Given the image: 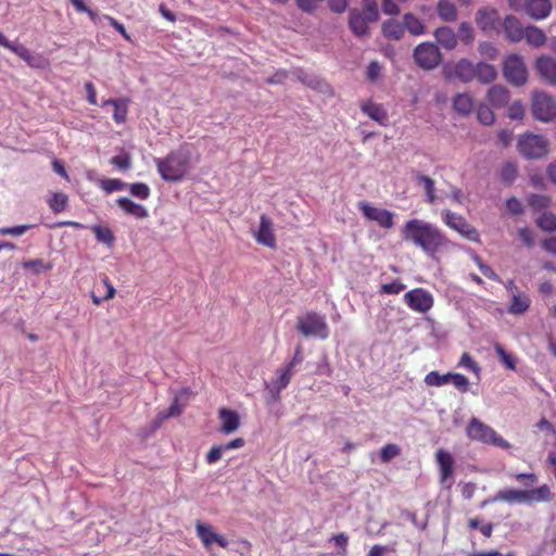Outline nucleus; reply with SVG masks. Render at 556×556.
Wrapping results in <instances>:
<instances>
[{"mask_svg":"<svg viewBox=\"0 0 556 556\" xmlns=\"http://www.w3.org/2000/svg\"><path fill=\"white\" fill-rule=\"evenodd\" d=\"M10 52L15 53L16 56L21 58L22 61L34 68H40L43 66V58L33 53L29 49L21 43L14 48H11Z\"/></svg>","mask_w":556,"mask_h":556,"instance_id":"obj_28","label":"nucleus"},{"mask_svg":"<svg viewBox=\"0 0 556 556\" xmlns=\"http://www.w3.org/2000/svg\"><path fill=\"white\" fill-rule=\"evenodd\" d=\"M529 503L548 502L552 493L547 484L540 485L538 489L527 491Z\"/></svg>","mask_w":556,"mask_h":556,"instance_id":"obj_41","label":"nucleus"},{"mask_svg":"<svg viewBox=\"0 0 556 556\" xmlns=\"http://www.w3.org/2000/svg\"><path fill=\"white\" fill-rule=\"evenodd\" d=\"M294 75L295 77H298L299 80L304 83L306 86L317 90L318 92H321L323 94H327L330 92V87L327 84V81L320 79L314 74L306 73L302 70H296L294 71Z\"/></svg>","mask_w":556,"mask_h":556,"instance_id":"obj_24","label":"nucleus"},{"mask_svg":"<svg viewBox=\"0 0 556 556\" xmlns=\"http://www.w3.org/2000/svg\"><path fill=\"white\" fill-rule=\"evenodd\" d=\"M453 109L459 115L467 116L472 110V99L467 93H458L453 98Z\"/></svg>","mask_w":556,"mask_h":556,"instance_id":"obj_36","label":"nucleus"},{"mask_svg":"<svg viewBox=\"0 0 556 556\" xmlns=\"http://www.w3.org/2000/svg\"><path fill=\"white\" fill-rule=\"evenodd\" d=\"M523 12L534 21H544L551 15V0H526L522 4Z\"/></svg>","mask_w":556,"mask_h":556,"instance_id":"obj_14","label":"nucleus"},{"mask_svg":"<svg viewBox=\"0 0 556 556\" xmlns=\"http://www.w3.org/2000/svg\"><path fill=\"white\" fill-rule=\"evenodd\" d=\"M503 29L505 37L508 38L511 42H519L522 40V34L525 33V27L522 26L520 20L515 15H506L503 22Z\"/></svg>","mask_w":556,"mask_h":556,"instance_id":"obj_19","label":"nucleus"},{"mask_svg":"<svg viewBox=\"0 0 556 556\" xmlns=\"http://www.w3.org/2000/svg\"><path fill=\"white\" fill-rule=\"evenodd\" d=\"M509 91L503 85H493L488 90V101L494 108H504L509 103Z\"/></svg>","mask_w":556,"mask_h":556,"instance_id":"obj_25","label":"nucleus"},{"mask_svg":"<svg viewBox=\"0 0 556 556\" xmlns=\"http://www.w3.org/2000/svg\"><path fill=\"white\" fill-rule=\"evenodd\" d=\"M518 169L515 162H506L500 168L498 177L505 185L513 184L517 178Z\"/></svg>","mask_w":556,"mask_h":556,"instance_id":"obj_38","label":"nucleus"},{"mask_svg":"<svg viewBox=\"0 0 556 556\" xmlns=\"http://www.w3.org/2000/svg\"><path fill=\"white\" fill-rule=\"evenodd\" d=\"M402 240L421 249L430 258L448 245L446 236L435 225L422 219L413 218L404 223L401 229Z\"/></svg>","mask_w":556,"mask_h":556,"instance_id":"obj_1","label":"nucleus"},{"mask_svg":"<svg viewBox=\"0 0 556 556\" xmlns=\"http://www.w3.org/2000/svg\"><path fill=\"white\" fill-rule=\"evenodd\" d=\"M450 382L463 393L469 389V379L466 378L464 374H452V376H450Z\"/></svg>","mask_w":556,"mask_h":556,"instance_id":"obj_58","label":"nucleus"},{"mask_svg":"<svg viewBox=\"0 0 556 556\" xmlns=\"http://www.w3.org/2000/svg\"><path fill=\"white\" fill-rule=\"evenodd\" d=\"M536 225L544 231H555L556 230V215L549 212H543L536 219Z\"/></svg>","mask_w":556,"mask_h":556,"instance_id":"obj_44","label":"nucleus"},{"mask_svg":"<svg viewBox=\"0 0 556 556\" xmlns=\"http://www.w3.org/2000/svg\"><path fill=\"white\" fill-rule=\"evenodd\" d=\"M532 116L538 122L551 123L556 119V100L544 91L532 93Z\"/></svg>","mask_w":556,"mask_h":556,"instance_id":"obj_4","label":"nucleus"},{"mask_svg":"<svg viewBox=\"0 0 556 556\" xmlns=\"http://www.w3.org/2000/svg\"><path fill=\"white\" fill-rule=\"evenodd\" d=\"M551 199L548 195L531 193L528 197V205L534 211H543L549 207Z\"/></svg>","mask_w":556,"mask_h":556,"instance_id":"obj_43","label":"nucleus"},{"mask_svg":"<svg viewBox=\"0 0 556 556\" xmlns=\"http://www.w3.org/2000/svg\"><path fill=\"white\" fill-rule=\"evenodd\" d=\"M500 16L498 11L491 7H485L477 10L476 13V25L485 34L490 33L495 28L498 23Z\"/></svg>","mask_w":556,"mask_h":556,"instance_id":"obj_18","label":"nucleus"},{"mask_svg":"<svg viewBox=\"0 0 556 556\" xmlns=\"http://www.w3.org/2000/svg\"><path fill=\"white\" fill-rule=\"evenodd\" d=\"M491 502H503L508 505L529 504L527 491L519 489H502L494 493Z\"/></svg>","mask_w":556,"mask_h":556,"instance_id":"obj_17","label":"nucleus"},{"mask_svg":"<svg viewBox=\"0 0 556 556\" xmlns=\"http://www.w3.org/2000/svg\"><path fill=\"white\" fill-rule=\"evenodd\" d=\"M522 39L527 40L529 46H532L533 48H540L544 46L546 36L541 28L529 25L526 27V31L522 33Z\"/></svg>","mask_w":556,"mask_h":556,"instance_id":"obj_34","label":"nucleus"},{"mask_svg":"<svg viewBox=\"0 0 556 556\" xmlns=\"http://www.w3.org/2000/svg\"><path fill=\"white\" fill-rule=\"evenodd\" d=\"M362 12L368 21H379V8L376 0H362Z\"/></svg>","mask_w":556,"mask_h":556,"instance_id":"obj_48","label":"nucleus"},{"mask_svg":"<svg viewBox=\"0 0 556 556\" xmlns=\"http://www.w3.org/2000/svg\"><path fill=\"white\" fill-rule=\"evenodd\" d=\"M456 35L457 39L464 42L466 46L475 41V29L468 22H463L459 24Z\"/></svg>","mask_w":556,"mask_h":556,"instance_id":"obj_45","label":"nucleus"},{"mask_svg":"<svg viewBox=\"0 0 556 556\" xmlns=\"http://www.w3.org/2000/svg\"><path fill=\"white\" fill-rule=\"evenodd\" d=\"M24 268H31L34 274H40L50 270L51 265L40 258H33L24 263Z\"/></svg>","mask_w":556,"mask_h":556,"instance_id":"obj_57","label":"nucleus"},{"mask_svg":"<svg viewBox=\"0 0 556 556\" xmlns=\"http://www.w3.org/2000/svg\"><path fill=\"white\" fill-rule=\"evenodd\" d=\"M255 241L267 248H276V236L273 232V223L269 216L263 214L260 217V227L254 235Z\"/></svg>","mask_w":556,"mask_h":556,"instance_id":"obj_16","label":"nucleus"},{"mask_svg":"<svg viewBox=\"0 0 556 556\" xmlns=\"http://www.w3.org/2000/svg\"><path fill=\"white\" fill-rule=\"evenodd\" d=\"M503 72L505 79L516 87H521L527 83L528 70L521 55L510 54L506 56Z\"/></svg>","mask_w":556,"mask_h":556,"instance_id":"obj_8","label":"nucleus"},{"mask_svg":"<svg viewBox=\"0 0 556 556\" xmlns=\"http://www.w3.org/2000/svg\"><path fill=\"white\" fill-rule=\"evenodd\" d=\"M153 162L163 180L176 182L181 181L190 172L191 155L185 148H179L165 157H155Z\"/></svg>","mask_w":556,"mask_h":556,"instance_id":"obj_2","label":"nucleus"},{"mask_svg":"<svg viewBox=\"0 0 556 556\" xmlns=\"http://www.w3.org/2000/svg\"><path fill=\"white\" fill-rule=\"evenodd\" d=\"M99 186L106 193H112L115 191L124 190V188L127 186V184L119 179H100Z\"/></svg>","mask_w":556,"mask_h":556,"instance_id":"obj_51","label":"nucleus"},{"mask_svg":"<svg viewBox=\"0 0 556 556\" xmlns=\"http://www.w3.org/2000/svg\"><path fill=\"white\" fill-rule=\"evenodd\" d=\"M413 58L415 64L424 71H432L442 62V54L431 41L420 42L414 48Z\"/></svg>","mask_w":556,"mask_h":556,"instance_id":"obj_6","label":"nucleus"},{"mask_svg":"<svg viewBox=\"0 0 556 556\" xmlns=\"http://www.w3.org/2000/svg\"><path fill=\"white\" fill-rule=\"evenodd\" d=\"M437 14L441 21L446 23H454L458 17V10L455 4L450 0H440L437 3Z\"/></svg>","mask_w":556,"mask_h":556,"instance_id":"obj_32","label":"nucleus"},{"mask_svg":"<svg viewBox=\"0 0 556 556\" xmlns=\"http://www.w3.org/2000/svg\"><path fill=\"white\" fill-rule=\"evenodd\" d=\"M466 435L473 441L481 442L482 444H492L500 448L510 447V444L498 435L492 427L483 424L477 418L470 419L468 427H466Z\"/></svg>","mask_w":556,"mask_h":556,"instance_id":"obj_3","label":"nucleus"},{"mask_svg":"<svg viewBox=\"0 0 556 556\" xmlns=\"http://www.w3.org/2000/svg\"><path fill=\"white\" fill-rule=\"evenodd\" d=\"M404 289H405V286L401 281L395 280V281L382 285V287H380V292H382L383 294H387V295H396V294H400L401 291H403Z\"/></svg>","mask_w":556,"mask_h":556,"instance_id":"obj_59","label":"nucleus"},{"mask_svg":"<svg viewBox=\"0 0 556 556\" xmlns=\"http://www.w3.org/2000/svg\"><path fill=\"white\" fill-rule=\"evenodd\" d=\"M111 164L117 167L119 172H127L131 166V159L128 152H123L111 157Z\"/></svg>","mask_w":556,"mask_h":556,"instance_id":"obj_50","label":"nucleus"},{"mask_svg":"<svg viewBox=\"0 0 556 556\" xmlns=\"http://www.w3.org/2000/svg\"><path fill=\"white\" fill-rule=\"evenodd\" d=\"M477 64L471 63L468 59H460L456 65H454V75L459 78L464 84L470 83L475 79Z\"/></svg>","mask_w":556,"mask_h":556,"instance_id":"obj_27","label":"nucleus"},{"mask_svg":"<svg viewBox=\"0 0 556 556\" xmlns=\"http://www.w3.org/2000/svg\"><path fill=\"white\" fill-rule=\"evenodd\" d=\"M218 418L220 420L219 431L226 435H229L238 430L239 428V415L237 412L226 407H222L218 410Z\"/></svg>","mask_w":556,"mask_h":556,"instance_id":"obj_20","label":"nucleus"},{"mask_svg":"<svg viewBox=\"0 0 556 556\" xmlns=\"http://www.w3.org/2000/svg\"><path fill=\"white\" fill-rule=\"evenodd\" d=\"M31 228L30 225H20V226H11V227H2L0 228V236L7 237H21L25 235Z\"/></svg>","mask_w":556,"mask_h":556,"instance_id":"obj_56","label":"nucleus"},{"mask_svg":"<svg viewBox=\"0 0 556 556\" xmlns=\"http://www.w3.org/2000/svg\"><path fill=\"white\" fill-rule=\"evenodd\" d=\"M494 352L497 354L500 361L504 364L506 368L509 370H516V358L514 355L505 352L504 346L501 344L494 345Z\"/></svg>","mask_w":556,"mask_h":556,"instance_id":"obj_47","label":"nucleus"},{"mask_svg":"<svg viewBox=\"0 0 556 556\" xmlns=\"http://www.w3.org/2000/svg\"><path fill=\"white\" fill-rule=\"evenodd\" d=\"M432 36H434L438 45L447 51H452L457 48V35L450 26H441L435 28L434 33H432Z\"/></svg>","mask_w":556,"mask_h":556,"instance_id":"obj_21","label":"nucleus"},{"mask_svg":"<svg viewBox=\"0 0 556 556\" xmlns=\"http://www.w3.org/2000/svg\"><path fill=\"white\" fill-rule=\"evenodd\" d=\"M67 201L66 193L55 192L48 200L49 208L52 210L54 214H60L66 208Z\"/></svg>","mask_w":556,"mask_h":556,"instance_id":"obj_42","label":"nucleus"},{"mask_svg":"<svg viewBox=\"0 0 556 556\" xmlns=\"http://www.w3.org/2000/svg\"><path fill=\"white\" fill-rule=\"evenodd\" d=\"M195 531L199 540H201L204 547L207 549L213 545L217 544L220 548H226L228 541L225 535L214 531L213 526L197 521Z\"/></svg>","mask_w":556,"mask_h":556,"instance_id":"obj_11","label":"nucleus"},{"mask_svg":"<svg viewBox=\"0 0 556 556\" xmlns=\"http://www.w3.org/2000/svg\"><path fill=\"white\" fill-rule=\"evenodd\" d=\"M458 366L475 371L476 374L479 371V366L477 365L476 361H473L471 355L466 352L460 355Z\"/></svg>","mask_w":556,"mask_h":556,"instance_id":"obj_63","label":"nucleus"},{"mask_svg":"<svg viewBox=\"0 0 556 556\" xmlns=\"http://www.w3.org/2000/svg\"><path fill=\"white\" fill-rule=\"evenodd\" d=\"M415 181H417L419 186L424 187L426 200H428L430 204H433L435 202V184L430 176L417 174L415 175Z\"/></svg>","mask_w":556,"mask_h":556,"instance_id":"obj_37","label":"nucleus"},{"mask_svg":"<svg viewBox=\"0 0 556 556\" xmlns=\"http://www.w3.org/2000/svg\"><path fill=\"white\" fill-rule=\"evenodd\" d=\"M401 23L404 27V30L415 37L422 36L426 34V25L420 18L416 17V15L413 13L403 14Z\"/></svg>","mask_w":556,"mask_h":556,"instance_id":"obj_30","label":"nucleus"},{"mask_svg":"<svg viewBox=\"0 0 556 556\" xmlns=\"http://www.w3.org/2000/svg\"><path fill=\"white\" fill-rule=\"evenodd\" d=\"M90 230L93 231L96 240L100 243L105 244L106 247H112L114 243V236L110 228L105 226L94 225L90 227Z\"/></svg>","mask_w":556,"mask_h":556,"instance_id":"obj_39","label":"nucleus"},{"mask_svg":"<svg viewBox=\"0 0 556 556\" xmlns=\"http://www.w3.org/2000/svg\"><path fill=\"white\" fill-rule=\"evenodd\" d=\"M478 52H480L482 58L492 61L495 60L496 55L498 54V51L492 41H481L480 45H478Z\"/></svg>","mask_w":556,"mask_h":556,"instance_id":"obj_54","label":"nucleus"},{"mask_svg":"<svg viewBox=\"0 0 556 556\" xmlns=\"http://www.w3.org/2000/svg\"><path fill=\"white\" fill-rule=\"evenodd\" d=\"M102 283H104V287L106 289L105 295L99 296L94 292H92V295H90L92 296L93 304L96 305H100L102 301H109L116 293V290L114 289V287L106 277L102 279Z\"/></svg>","mask_w":556,"mask_h":556,"instance_id":"obj_55","label":"nucleus"},{"mask_svg":"<svg viewBox=\"0 0 556 556\" xmlns=\"http://www.w3.org/2000/svg\"><path fill=\"white\" fill-rule=\"evenodd\" d=\"M530 300L528 296L514 295L511 296V303L509 305V314L522 315L529 308Z\"/></svg>","mask_w":556,"mask_h":556,"instance_id":"obj_40","label":"nucleus"},{"mask_svg":"<svg viewBox=\"0 0 556 556\" xmlns=\"http://www.w3.org/2000/svg\"><path fill=\"white\" fill-rule=\"evenodd\" d=\"M517 148L525 159L539 160L548 154V140L542 135L528 134L519 139Z\"/></svg>","mask_w":556,"mask_h":556,"instance_id":"obj_5","label":"nucleus"},{"mask_svg":"<svg viewBox=\"0 0 556 556\" xmlns=\"http://www.w3.org/2000/svg\"><path fill=\"white\" fill-rule=\"evenodd\" d=\"M401 454V447H399L395 443H387L382 448H380V460L383 463H388L397 457Z\"/></svg>","mask_w":556,"mask_h":556,"instance_id":"obj_49","label":"nucleus"},{"mask_svg":"<svg viewBox=\"0 0 556 556\" xmlns=\"http://www.w3.org/2000/svg\"><path fill=\"white\" fill-rule=\"evenodd\" d=\"M506 210L514 215H520L523 213V207L519 199L511 197L505 201Z\"/></svg>","mask_w":556,"mask_h":556,"instance_id":"obj_64","label":"nucleus"},{"mask_svg":"<svg viewBox=\"0 0 556 556\" xmlns=\"http://www.w3.org/2000/svg\"><path fill=\"white\" fill-rule=\"evenodd\" d=\"M298 330L304 337L327 339L329 331L324 317L316 313H308L298 320Z\"/></svg>","mask_w":556,"mask_h":556,"instance_id":"obj_7","label":"nucleus"},{"mask_svg":"<svg viewBox=\"0 0 556 556\" xmlns=\"http://www.w3.org/2000/svg\"><path fill=\"white\" fill-rule=\"evenodd\" d=\"M381 74V65L378 61H371L367 65L366 76L369 81H376L379 79Z\"/></svg>","mask_w":556,"mask_h":556,"instance_id":"obj_62","label":"nucleus"},{"mask_svg":"<svg viewBox=\"0 0 556 556\" xmlns=\"http://www.w3.org/2000/svg\"><path fill=\"white\" fill-rule=\"evenodd\" d=\"M536 71L542 79L556 85V60L552 56H541L536 60Z\"/></svg>","mask_w":556,"mask_h":556,"instance_id":"obj_22","label":"nucleus"},{"mask_svg":"<svg viewBox=\"0 0 556 556\" xmlns=\"http://www.w3.org/2000/svg\"><path fill=\"white\" fill-rule=\"evenodd\" d=\"M128 103L129 101L126 98L106 99L102 102V106L111 104L113 106V121L123 124L127 119Z\"/></svg>","mask_w":556,"mask_h":556,"instance_id":"obj_29","label":"nucleus"},{"mask_svg":"<svg viewBox=\"0 0 556 556\" xmlns=\"http://www.w3.org/2000/svg\"><path fill=\"white\" fill-rule=\"evenodd\" d=\"M358 210H361L364 217L378 223L383 228L389 229L393 226V214L386 208H377L366 202H361L358 203Z\"/></svg>","mask_w":556,"mask_h":556,"instance_id":"obj_13","label":"nucleus"},{"mask_svg":"<svg viewBox=\"0 0 556 556\" xmlns=\"http://www.w3.org/2000/svg\"><path fill=\"white\" fill-rule=\"evenodd\" d=\"M182 412V406L179 404V399L175 397L173 404L168 406V408L165 409V412H162L159 414L161 416L162 420L168 419L169 417H175L180 415Z\"/></svg>","mask_w":556,"mask_h":556,"instance_id":"obj_61","label":"nucleus"},{"mask_svg":"<svg viewBox=\"0 0 556 556\" xmlns=\"http://www.w3.org/2000/svg\"><path fill=\"white\" fill-rule=\"evenodd\" d=\"M442 220L447 227L460 235L462 238L477 242L479 233L473 225L469 224L464 216L458 215L452 211L445 210L442 212Z\"/></svg>","mask_w":556,"mask_h":556,"instance_id":"obj_9","label":"nucleus"},{"mask_svg":"<svg viewBox=\"0 0 556 556\" xmlns=\"http://www.w3.org/2000/svg\"><path fill=\"white\" fill-rule=\"evenodd\" d=\"M475 262L477 264V267L480 268V271L483 276L488 277L493 281H500L498 275L495 274L492 267H490L486 263H483L479 256H475Z\"/></svg>","mask_w":556,"mask_h":556,"instance_id":"obj_60","label":"nucleus"},{"mask_svg":"<svg viewBox=\"0 0 556 556\" xmlns=\"http://www.w3.org/2000/svg\"><path fill=\"white\" fill-rule=\"evenodd\" d=\"M435 462L438 469H440V482L442 485H446L448 490L453 485V473H454V458L453 455L440 448L435 452Z\"/></svg>","mask_w":556,"mask_h":556,"instance_id":"obj_12","label":"nucleus"},{"mask_svg":"<svg viewBox=\"0 0 556 556\" xmlns=\"http://www.w3.org/2000/svg\"><path fill=\"white\" fill-rule=\"evenodd\" d=\"M361 110L363 113L369 116L370 119L382 126H388L390 124V118L388 117L387 111L382 105L378 103L371 101L364 102L361 105Z\"/></svg>","mask_w":556,"mask_h":556,"instance_id":"obj_23","label":"nucleus"},{"mask_svg":"<svg viewBox=\"0 0 556 556\" xmlns=\"http://www.w3.org/2000/svg\"><path fill=\"white\" fill-rule=\"evenodd\" d=\"M129 193L139 200H146L151 194V189L144 182L129 185Z\"/></svg>","mask_w":556,"mask_h":556,"instance_id":"obj_52","label":"nucleus"},{"mask_svg":"<svg viewBox=\"0 0 556 556\" xmlns=\"http://www.w3.org/2000/svg\"><path fill=\"white\" fill-rule=\"evenodd\" d=\"M477 119L482 125L490 126L494 122L493 111L486 105H479L477 109Z\"/></svg>","mask_w":556,"mask_h":556,"instance_id":"obj_53","label":"nucleus"},{"mask_svg":"<svg viewBox=\"0 0 556 556\" xmlns=\"http://www.w3.org/2000/svg\"><path fill=\"white\" fill-rule=\"evenodd\" d=\"M376 21L368 20L359 9H351L349 12V27L357 38H362L368 34V24Z\"/></svg>","mask_w":556,"mask_h":556,"instance_id":"obj_15","label":"nucleus"},{"mask_svg":"<svg viewBox=\"0 0 556 556\" xmlns=\"http://www.w3.org/2000/svg\"><path fill=\"white\" fill-rule=\"evenodd\" d=\"M476 79L482 85H489L496 78V70L493 65L488 63H477Z\"/></svg>","mask_w":556,"mask_h":556,"instance_id":"obj_35","label":"nucleus"},{"mask_svg":"<svg viewBox=\"0 0 556 556\" xmlns=\"http://www.w3.org/2000/svg\"><path fill=\"white\" fill-rule=\"evenodd\" d=\"M116 203L119 210L130 214L135 218H147L148 216V211L143 205L136 203L126 197L118 198Z\"/></svg>","mask_w":556,"mask_h":556,"instance_id":"obj_31","label":"nucleus"},{"mask_svg":"<svg viewBox=\"0 0 556 556\" xmlns=\"http://www.w3.org/2000/svg\"><path fill=\"white\" fill-rule=\"evenodd\" d=\"M451 374H439L435 370H432L426 374L425 383L429 387H442L450 382Z\"/></svg>","mask_w":556,"mask_h":556,"instance_id":"obj_46","label":"nucleus"},{"mask_svg":"<svg viewBox=\"0 0 556 556\" xmlns=\"http://www.w3.org/2000/svg\"><path fill=\"white\" fill-rule=\"evenodd\" d=\"M404 27L401 22L395 18H390L382 24V35L384 38L399 41L404 36Z\"/></svg>","mask_w":556,"mask_h":556,"instance_id":"obj_33","label":"nucleus"},{"mask_svg":"<svg viewBox=\"0 0 556 556\" xmlns=\"http://www.w3.org/2000/svg\"><path fill=\"white\" fill-rule=\"evenodd\" d=\"M404 303L409 309L425 314L429 312L433 305V299L430 292L422 288H415L403 296Z\"/></svg>","mask_w":556,"mask_h":556,"instance_id":"obj_10","label":"nucleus"},{"mask_svg":"<svg viewBox=\"0 0 556 556\" xmlns=\"http://www.w3.org/2000/svg\"><path fill=\"white\" fill-rule=\"evenodd\" d=\"M293 372L285 369L277 370V378L273 379L270 383L267 384V390L271 393L273 399H277L278 394L283 391L288 384L290 383V379H292Z\"/></svg>","mask_w":556,"mask_h":556,"instance_id":"obj_26","label":"nucleus"}]
</instances>
